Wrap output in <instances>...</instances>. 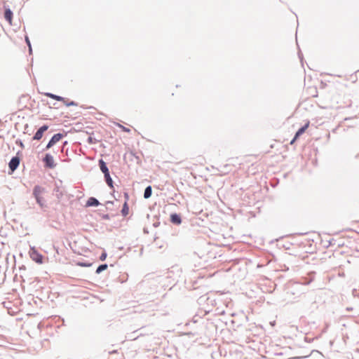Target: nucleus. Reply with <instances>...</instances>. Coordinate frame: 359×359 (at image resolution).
<instances>
[{
  "label": "nucleus",
  "mask_w": 359,
  "mask_h": 359,
  "mask_svg": "<svg viewBox=\"0 0 359 359\" xmlns=\"http://www.w3.org/2000/svg\"><path fill=\"white\" fill-rule=\"evenodd\" d=\"M316 299V295L312 292L305 294L302 297L301 301L306 313H312L318 309Z\"/></svg>",
  "instance_id": "obj_1"
},
{
  "label": "nucleus",
  "mask_w": 359,
  "mask_h": 359,
  "mask_svg": "<svg viewBox=\"0 0 359 359\" xmlns=\"http://www.w3.org/2000/svg\"><path fill=\"white\" fill-rule=\"evenodd\" d=\"M46 192V189L40 185H35L33 189L32 194L36 200V203L41 208L46 207L45 200L41 196V194Z\"/></svg>",
  "instance_id": "obj_2"
},
{
  "label": "nucleus",
  "mask_w": 359,
  "mask_h": 359,
  "mask_svg": "<svg viewBox=\"0 0 359 359\" xmlns=\"http://www.w3.org/2000/svg\"><path fill=\"white\" fill-rule=\"evenodd\" d=\"M20 154V151H18L17 152V155L12 157L8 163V168L11 170L9 174L13 173L17 168L19 167L20 163V158L18 155Z\"/></svg>",
  "instance_id": "obj_3"
},
{
  "label": "nucleus",
  "mask_w": 359,
  "mask_h": 359,
  "mask_svg": "<svg viewBox=\"0 0 359 359\" xmlns=\"http://www.w3.org/2000/svg\"><path fill=\"white\" fill-rule=\"evenodd\" d=\"M42 161L43 162L44 167L46 168L53 169L56 166L53 156L50 154H46L42 158Z\"/></svg>",
  "instance_id": "obj_4"
},
{
  "label": "nucleus",
  "mask_w": 359,
  "mask_h": 359,
  "mask_svg": "<svg viewBox=\"0 0 359 359\" xmlns=\"http://www.w3.org/2000/svg\"><path fill=\"white\" fill-rule=\"evenodd\" d=\"M29 256L31 259L37 264L43 263V255L39 253L34 247H32L29 250Z\"/></svg>",
  "instance_id": "obj_5"
},
{
  "label": "nucleus",
  "mask_w": 359,
  "mask_h": 359,
  "mask_svg": "<svg viewBox=\"0 0 359 359\" xmlns=\"http://www.w3.org/2000/svg\"><path fill=\"white\" fill-rule=\"evenodd\" d=\"M65 137V135L60 133L54 134L50 140L48 141L46 144L44 150H48L50 149L53 146H54L57 142L62 140Z\"/></svg>",
  "instance_id": "obj_6"
},
{
  "label": "nucleus",
  "mask_w": 359,
  "mask_h": 359,
  "mask_svg": "<svg viewBox=\"0 0 359 359\" xmlns=\"http://www.w3.org/2000/svg\"><path fill=\"white\" fill-rule=\"evenodd\" d=\"M48 129V125H43L42 126H41L38 130L36 132V133L34 134V135L33 136L32 139L34 140H40L42 137H43V133Z\"/></svg>",
  "instance_id": "obj_7"
},
{
  "label": "nucleus",
  "mask_w": 359,
  "mask_h": 359,
  "mask_svg": "<svg viewBox=\"0 0 359 359\" xmlns=\"http://www.w3.org/2000/svg\"><path fill=\"white\" fill-rule=\"evenodd\" d=\"M170 220L175 225H180L182 222L181 215L176 212L170 214Z\"/></svg>",
  "instance_id": "obj_8"
},
{
  "label": "nucleus",
  "mask_w": 359,
  "mask_h": 359,
  "mask_svg": "<svg viewBox=\"0 0 359 359\" xmlns=\"http://www.w3.org/2000/svg\"><path fill=\"white\" fill-rule=\"evenodd\" d=\"M29 97L27 95H22L18 98V107L20 109H23L27 107V102L29 101Z\"/></svg>",
  "instance_id": "obj_9"
},
{
  "label": "nucleus",
  "mask_w": 359,
  "mask_h": 359,
  "mask_svg": "<svg viewBox=\"0 0 359 359\" xmlns=\"http://www.w3.org/2000/svg\"><path fill=\"white\" fill-rule=\"evenodd\" d=\"M100 205V201L96 198L91 196L86 201V207H97Z\"/></svg>",
  "instance_id": "obj_10"
},
{
  "label": "nucleus",
  "mask_w": 359,
  "mask_h": 359,
  "mask_svg": "<svg viewBox=\"0 0 359 359\" xmlns=\"http://www.w3.org/2000/svg\"><path fill=\"white\" fill-rule=\"evenodd\" d=\"M309 121H308L306 123H305L304 126L299 128L294 135V140H297L302 135H303L306 130L309 128Z\"/></svg>",
  "instance_id": "obj_11"
},
{
  "label": "nucleus",
  "mask_w": 359,
  "mask_h": 359,
  "mask_svg": "<svg viewBox=\"0 0 359 359\" xmlns=\"http://www.w3.org/2000/svg\"><path fill=\"white\" fill-rule=\"evenodd\" d=\"M13 11L10 9V8L5 7L4 10V18L5 20L11 25L12 19H13Z\"/></svg>",
  "instance_id": "obj_12"
},
{
  "label": "nucleus",
  "mask_w": 359,
  "mask_h": 359,
  "mask_svg": "<svg viewBox=\"0 0 359 359\" xmlns=\"http://www.w3.org/2000/svg\"><path fill=\"white\" fill-rule=\"evenodd\" d=\"M98 165L100 167V170L104 175L109 172V170L107 165L106 162L102 158L99 159Z\"/></svg>",
  "instance_id": "obj_13"
},
{
  "label": "nucleus",
  "mask_w": 359,
  "mask_h": 359,
  "mask_svg": "<svg viewBox=\"0 0 359 359\" xmlns=\"http://www.w3.org/2000/svg\"><path fill=\"white\" fill-rule=\"evenodd\" d=\"M104 180L107 183V184L109 186V187L111 189H114V181L112 178L110 176V172H107L104 175Z\"/></svg>",
  "instance_id": "obj_14"
},
{
  "label": "nucleus",
  "mask_w": 359,
  "mask_h": 359,
  "mask_svg": "<svg viewBox=\"0 0 359 359\" xmlns=\"http://www.w3.org/2000/svg\"><path fill=\"white\" fill-rule=\"evenodd\" d=\"M53 193L57 199H61L63 196V193L60 190V187L57 184H55V187L53 189Z\"/></svg>",
  "instance_id": "obj_15"
},
{
  "label": "nucleus",
  "mask_w": 359,
  "mask_h": 359,
  "mask_svg": "<svg viewBox=\"0 0 359 359\" xmlns=\"http://www.w3.org/2000/svg\"><path fill=\"white\" fill-rule=\"evenodd\" d=\"M45 95L48 97H50L51 99H53L55 100H57V101H62V102H65V98L62 97V96H60V95H55L53 93H45Z\"/></svg>",
  "instance_id": "obj_16"
},
{
  "label": "nucleus",
  "mask_w": 359,
  "mask_h": 359,
  "mask_svg": "<svg viewBox=\"0 0 359 359\" xmlns=\"http://www.w3.org/2000/svg\"><path fill=\"white\" fill-rule=\"evenodd\" d=\"M170 199L179 204L181 203L182 200L183 199V196L180 193H175L173 196L170 198Z\"/></svg>",
  "instance_id": "obj_17"
},
{
  "label": "nucleus",
  "mask_w": 359,
  "mask_h": 359,
  "mask_svg": "<svg viewBox=\"0 0 359 359\" xmlns=\"http://www.w3.org/2000/svg\"><path fill=\"white\" fill-rule=\"evenodd\" d=\"M151 194H152V187H151V186L149 185L144 189V198L145 199H148L151 196Z\"/></svg>",
  "instance_id": "obj_18"
},
{
  "label": "nucleus",
  "mask_w": 359,
  "mask_h": 359,
  "mask_svg": "<svg viewBox=\"0 0 359 359\" xmlns=\"http://www.w3.org/2000/svg\"><path fill=\"white\" fill-rule=\"evenodd\" d=\"M121 212L123 217H126L128 215L129 206L127 201L124 202Z\"/></svg>",
  "instance_id": "obj_19"
},
{
  "label": "nucleus",
  "mask_w": 359,
  "mask_h": 359,
  "mask_svg": "<svg viewBox=\"0 0 359 359\" xmlns=\"http://www.w3.org/2000/svg\"><path fill=\"white\" fill-rule=\"evenodd\" d=\"M108 267V265L107 264H100L98 266V267L97 268L96 271H95V273L97 274H100V273H102V271H104V270H106Z\"/></svg>",
  "instance_id": "obj_20"
},
{
  "label": "nucleus",
  "mask_w": 359,
  "mask_h": 359,
  "mask_svg": "<svg viewBox=\"0 0 359 359\" xmlns=\"http://www.w3.org/2000/svg\"><path fill=\"white\" fill-rule=\"evenodd\" d=\"M25 42L27 45V46L29 47V54H32V45H31V42L29 41V39L27 36H25Z\"/></svg>",
  "instance_id": "obj_21"
},
{
  "label": "nucleus",
  "mask_w": 359,
  "mask_h": 359,
  "mask_svg": "<svg viewBox=\"0 0 359 359\" xmlns=\"http://www.w3.org/2000/svg\"><path fill=\"white\" fill-rule=\"evenodd\" d=\"M65 103V104L67 106V107H70V106H77L78 104L74 102V101H70V102H67L66 100L65 102H63Z\"/></svg>",
  "instance_id": "obj_22"
},
{
  "label": "nucleus",
  "mask_w": 359,
  "mask_h": 359,
  "mask_svg": "<svg viewBox=\"0 0 359 359\" xmlns=\"http://www.w3.org/2000/svg\"><path fill=\"white\" fill-rule=\"evenodd\" d=\"M78 266H83V267H89L92 265V263H87V262H78Z\"/></svg>",
  "instance_id": "obj_23"
},
{
  "label": "nucleus",
  "mask_w": 359,
  "mask_h": 359,
  "mask_svg": "<svg viewBox=\"0 0 359 359\" xmlns=\"http://www.w3.org/2000/svg\"><path fill=\"white\" fill-rule=\"evenodd\" d=\"M100 217L102 219L104 220H109L111 219V217L109 214H100Z\"/></svg>",
  "instance_id": "obj_24"
},
{
  "label": "nucleus",
  "mask_w": 359,
  "mask_h": 359,
  "mask_svg": "<svg viewBox=\"0 0 359 359\" xmlns=\"http://www.w3.org/2000/svg\"><path fill=\"white\" fill-rule=\"evenodd\" d=\"M15 144L17 145L20 146L22 149H23L25 147V145H24L22 141L20 139H17L15 140Z\"/></svg>",
  "instance_id": "obj_25"
},
{
  "label": "nucleus",
  "mask_w": 359,
  "mask_h": 359,
  "mask_svg": "<svg viewBox=\"0 0 359 359\" xmlns=\"http://www.w3.org/2000/svg\"><path fill=\"white\" fill-rule=\"evenodd\" d=\"M117 126L121 128L122 129L123 131L124 132H126V133H129L130 131V130L122 125H121L120 123H118Z\"/></svg>",
  "instance_id": "obj_26"
},
{
  "label": "nucleus",
  "mask_w": 359,
  "mask_h": 359,
  "mask_svg": "<svg viewBox=\"0 0 359 359\" xmlns=\"http://www.w3.org/2000/svg\"><path fill=\"white\" fill-rule=\"evenodd\" d=\"M107 252L104 251V252H103L101 254V255H100V259L101 261H104V260L106 259V258H107Z\"/></svg>",
  "instance_id": "obj_27"
},
{
  "label": "nucleus",
  "mask_w": 359,
  "mask_h": 359,
  "mask_svg": "<svg viewBox=\"0 0 359 359\" xmlns=\"http://www.w3.org/2000/svg\"><path fill=\"white\" fill-rule=\"evenodd\" d=\"M309 355H310V354L305 355V356H294V357L289 358L288 359H302V358H306L309 357Z\"/></svg>",
  "instance_id": "obj_28"
},
{
  "label": "nucleus",
  "mask_w": 359,
  "mask_h": 359,
  "mask_svg": "<svg viewBox=\"0 0 359 359\" xmlns=\"http://www.w3.org/2000/svg\"><path fill=\"white\" fill-rule=\"evenodd\" d=\"M68 144V142L67 141H65L63 143H62V146L61 147V151L62 152H64L65 150V147Z\"/></svg>",
  "instance_id": "obj_29"
},
{
  "label": "nucleus",
  "mask_w": 359,
  "mask_h": 359,
  "mask_svg": "<svg viewBox=\"0 0 359 359\" xmlns=\"http://www.w3.org/2000/svg\"><path fill=\"white\" fill-rule=\"evenodd\" d=\"M304 341L308 342V343H311V342L313 341V340H314V338H309L308 337H306V336L304 337Z\"/></svg>",
  "instance_id": "obj_30"
},
{
  "label": "nucleus",
  "mask_w": 359,
  "mask_h": 359,
  "mask_svg": "<svg viewBox=\"0 0 359 359\" xmlns=\"http://www.w3.org/2000/svg\"><path fill=\"white\" fill-rule=\"evenodd\" d=\"M198 318H199V317H198V314H196V316H194L193 317V322H194V323H197V322L198 321Z\"/></svg>",
  "instance_id": "obj_31"
},
{
  "label": "nucleus",
  "mask_w": 359,
  "mask_h": 359,
  "mask_svg": "<svg viewBox=\"0 0 359 359\" xmlns=\"http://www.w3.org/2000/svg\"><path fill=\"white\" fill-rule=\"evenodd\" d=\"M160 224H161V223H160V222H159V221H156V222H154V224H153V226H154V227H155V228H156V227L159 226Z\"/></svg>",
  "instance_id": "obj_32"
},
{
  "label": "nucleus",
  "mask_w": 359,
  "mask_h": 359,
  "mask_svg": "<svg viewBox=\"0 0 359 359\" xmlns=\"http://www.w3.org/2000/svg\"><path fill=\"white\" fill-rule=\"evenodd\" d=\"M131 154L133 156H134V157L137 160V163H139V161H140V157L138 156H136L135 154H134L133 152H131Z\"/></svg>",
  "instance_id": "obj_33"
},
{
  "label": "nucleus",
  "mask_w": 359,
  "mask_h": 359,
  "mask_svg": "<svg viewBox=\"0 0 359 359\" xmlns=\"http://www.w3.org/2000/svg\"><path fill=\"white\" fill-rule=\"evenodd\" d=\"M124 197H125V198H126V201H127V202H128V199H129V195H128V194L127 192H125V193H124Z\"/></svg>",
  "instance_id": "obj_34"
},
{
  "label": "nucleus",
  "mask_w": 359,
  "mask_h": 359,
  "mask_svg": "<svg viewBox=\"0 0 359 359\" xmlns=\"http://www.w3.org/2000/svg\"><path fill=\"white\" fill-rule=\"evenodd\" d=\"M88 143H90V144H93V137H89L88 138Z\"/></svg>",
  "instance_id": "obj_35"
},
{
  "label": "nucleus",
  "mask_w": 359,
  "mask_h": 359,
  "mask_svg": "<svg viewBox=\"0 0 359 359\" xmlns=\"http://www.w3.org/2000/svg\"><path fill=\"white\" fill-rule=\"evenodd\" d=\"M106 204L108 205H110V204L113 205L114 204V202L113 201H108L106 202Z\"/></svg>",
  "instance_id": "obj_36"
},
{
  "label": "nucleus",
  "mask_w": 359,
  "mask_h": 359,
  "mask_svg": "<svg viewBox=\"0 0 359 359\" xmlns=\"http://www.w3.org/2000/svg\"><path fill=\"white\" fill-rule=\"evenodd\" d=\"M106 204L108 205H110V204L113 205L114 204V202L113 201H108L106 202Z\"/></svg>",
  "instance_id": "obj_37"
},
{
  "label": "nucleus",
  "mask_w": 359,
  "mask_h": 359,
  "mask_svg": "<svg viewBox=\"0 0 359 359\" xmlns=\"http://www.w3.org/2000/svg\"><path fill=\"white\" fill-rule=\"evenodd\" d=\"M297 140H294V137L292 138V140L290 142V144H292Z\"/></svg>",
  "instance_id": "obj_38"
},
{
  "label": "nucleus",
  "mask_w": 359,
  "mask_h": 359,
  "mask_svg": "<svg viewBox=\"0 0 359 359\" xmlns=\"http://www.w3.org/2000/svg\"><path fill=\"white\" fill-rule=\"evenodd\" d=\"M63 161H65V162H69L70 161V158H67L64 159Z\"/></svg>",
  "instance_id": "obj_39"
},
{
  "label": "nucleus",
  "mask_w": 359,
  "mask_h": 359,
  "mask_svg": "<svg viewBox=\"0 0 359 359\" xmlns=\"http://www.w3.org/2000/svg\"><path fill=\"white\" fill-rule=\"evenodd\" d=\"M65 155H66L67 156H68V149H66Z\"/></svg>",
  "instance_id": "obj_40"
},
{
  "label": "nucleus",
  "mask_w": 359,
  "mask_h": 359,
  "mask_svg": "<svg viewBox=\"0 0 359 359\" xmlns=\"http://www.w3.org/2000/svg\"><path fill=\"white\" fill-rule=\"evenodd\" d=\"M25 269V266H22V267H20V269Z\"/></svg>",
  "instance_id": "obj_41"
},
{
  "label": "nucleus",
  "mask_w": 359,
  "mask_h": 359,
  "mask_svg": "<svg viewBox=\"0 0 359 359\" xmlns=\"http://www.w3.org/2000/svg\"><path fill=\"white\" fill-rule=\"evenodd\" d=\"M232 324H234L235 323V321L234 320H231V321Z\"/></svg>",
  "instance_id": "obj_42"
},
{
  "label": "nucleus",
  "mask_w": 359,
  "mask_h": 359,
  "mask_svg": "<svg viewBox=\"0 0 359 359\" xmlns=\"http://www.w3.org/2000/svg\"><path fill=\"white\" fill-rule=\"evenodd\" d=\"M299 57H301L300 53H299ZM302 60V58H300Z\"/></svg>",
  "instance_id": "obj_43"
}]
</instances>
